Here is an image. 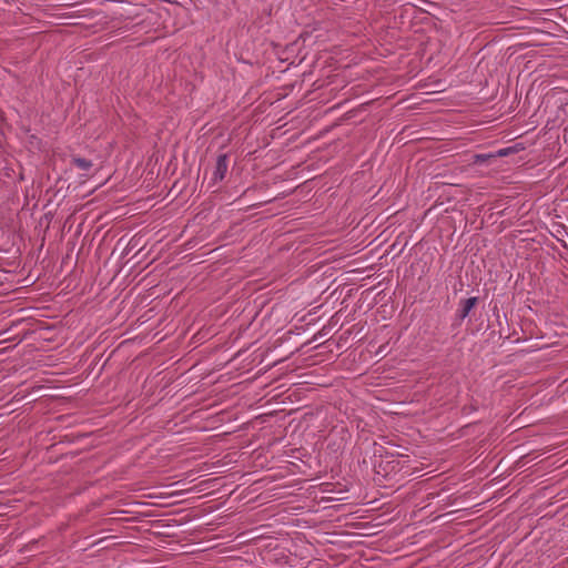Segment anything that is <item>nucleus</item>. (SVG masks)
Segmentation results:
<instances>
[{
    "instance_id": "nucleus-1",
    "label": "nucleus",
    "mask_w": 568,
    "mask_h": 568,
    "mask_svg": "<svg viewBox=\"0 0 568 568\" xmlns=\"http://www.w3.org/2000/svg\"><path fill=\"white\" fill-rule=\"evenodd\" d=\"M227 172V154H220L216 159L215 169L213 172V181H222Z\"/></svg>"
},
{
    "instance_id": "nucleus-2",
    "label": "nucleus",
    "mask_w": 568,
    "mask_h": 568,
    "mask_svg": "<svg viewBox=\"0 0 568 568\" xmlns=\"http://www.w3.org/2000/svg\"><path fill=\"white\" fill-rule=\"evenodd\" d=\"M478 298L477 297H469L467 300H464L460 304V308L458 310L457 316L459 320H464L468 316L471 308L477 304Z\"/></svg>"
},
{
    "instance_id": "nucleus-3",
    "label": "nucleus",
    "mask_w": 568,
    "mask_h": 568,
    "mask_svg": "<svg viewBox=\"0 0 568 568\" xmlns=\"http://www.w3.org/2000/svg\"><path fill=\"white\" fill-rule=\"evenodd\" d=\"M525 149L526 148H525L524 143H519V142L515 143L511 146L499 148V158H506V156L517 154L518 152L525 151Z\"/></svg>"
},
{
    "instance_id": "nucleus-4",
    "label": "nucleus",
    "mask_w": 568,
    "mask_h": 568,
    "mask_svg": "<svg viewBox=\"0 0 568 568\" xmlns=\"http://www.w3.org/2000/svg\"><path fill=\"white\" fill-rule=\"evenodd\" d=\"M72 164L80 170L88 171L92 168V161L84 158L74 156L71 160Z\"/></svg>"
},
{
    "instance_id": "nucleus-5",
    "label": "nucleus",
    "mask_w": 568,
    "mask_h": 568,
    "mask_svg": "<svg viewBox=\"0 0 568 568\" xmlns=\"http://www.w3.org/2000/svg\"><path fill=\"white\" fill-rule=\"evenodd\" d=\"M489 158H493V155L491 154H476L475 155V162L476 163L485 162Z\"/></svg>"
},
{
    "instance_id": "nucleus-6",
    "label": "nucleus",
    "mask_w": 568,
    "mask_h": 568,
    "mask_svg": "<svg viewBox=\"0 0 568 568\" xmlns=\"http://www.w3.org/2000/svg\"><path fill=\"white\" fill-rule=\"evenodd\" d=\"M514 2H515L514 0H509V1L504 0L503 6H508V7L513 8L514 7V4H513Z\"/></svg>"
},
{
    "instance_id": "nucleus-7",
    "label": "nucleus",
    "mask_w": 568,
    "mask_h": 568,
    "mask_svg": "<svg viewBox=\"0 0 568 568\" xmlns=\"http://www.w3.org/2000/svg\"><path fill=\"white\" fill-rule=\"evenodd\" d=\"M499 135H501L503 139H507L510 136V134L506 131H499Z\"/></svg>"
},
{
    "instance_id": "nucleus-8",
    "label": "nucleus",
    "mask_w": 568,
    "mask_h": 568,
    "mask_svg": "<svg viewBox=\"0 0 568 568\" xmlns=\"http://www.w3.org/2000/svg\"><path fill=\"white\" fill-rule=\"evenodd\" d=\"M504 116H505V113H500V114L498 115V119H501V118H504Z\"/></svg>"
},
{
    "instance_id": "nucleus-9",
    "label": "nucleus",
    "mask_w": 568,
    "mask_h": 568,
    "mask_svg": "<svg viewBox=\"0 0 568 568\" xmlns=\"http://www.w3.org/2000/svg\"><path fill=\"white\" fill-rule=\"evenodd\" d=\"M498 335H499V337H501V336H503V332H501L500 329H499V332H498Z\"/></svg>"
},
{
    "instance_id": "nucleus-10",
    "label": "nucleus",
    "mask_w": 568,
    "mask_h": 568,
    "mask_svg": "<svg viewBox=\"0 0 568 568\" xmlns=\"http://www.w3.org/2000/svg\"><path fill=\"white\" fill-rule=\"evenodd\" d=\"M499 491H501V489H499ZM501 497H503V494L499 493L498 498H501Z\"/></svg>"
}]
</instances>
